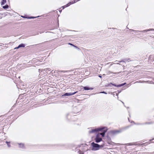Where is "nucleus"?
Instances as JSON below:
<instances>
[{
	"label": "nucleus",
	"mask_w": 154,
	"mask_h": 154,
	"mask_svg": "<svg viewBox=\"0 0 154 154\" xmlns=\"http://www.w3.org/2000/svg\"><path fill=\"white\" fill-rule=\"evenodd\" d=\"M91 130L88 131V132L90 134L94 133L100 131L102 132L100 133V134L102 136V137H104L105 136V133L107 131L108 128L106 127H101L98 128H95V129L91 128Z\"/></svg>",
	"instance_id": "nucleus-1"
},
{
	"label": "nucleus",
	"mask_w": 154,
	"mask_h": 154,
	"mask_svg": "<svg viewBox=\"0 0 154 154\" xmlns=\"http://www.w3.org/2000/svg\"><path fill=\"white\" fill-rule=\"evenodd\" d=\"M91 146H92V150L93 151H96L103 148L104 146V144L99 145L93 142L91 143Z\"/></svg>",
	"instance_id": "nucleus-2"
},
{
	"label": "nucleus",
	"mask_w": 154,
	"mask_h": 154,
	"mask_svg": "<svg viewBox=\"0 0 154 154\" xmlns=\"http://www.w3.org/2000/svg\"><path fill=\"white\" fill-rule=\"evenodd\" d=\"M51 70V69L49 68H47L45 69H39V72L40 73L39 75H40V77H41V75L42 74V73L45 74L44 75H43V76L45 75L46 73H47L48 72H47V71H50Z\"/></svg>",
	"instance_id": "nucleus-3"
},
{
	"label": "nucleus",
	"mask_w": 154,
	"mask_h": 154,
	"mask_svg": "<svg viewBox=\"0 0 154 154\" xmlns=\"http://www.w3.org/2000/svg\"><path fill=\"white\" fill-rule=\"evenodd\" d=\"M101 135L100 133L97 134L95 138V140L96 143H98L101 142L102 140V139L100 137V135Z\"/></svg>",
	"instance_id": "nucleus-4"
},
{
	"label": "nucleus",
	"mask_w": 154,
	"mask_h": 154,
	"mask_svg": "<svg viewBox=\"0 0 154 154\" xmlns=\"http://www.w3.org/2000/svg\"><path fill=\"white\" fill-rule=\"evenodd\" d=\"M151 30H154V29H148L145 30L143 31L135 30L134 31V32H135V33L136 34H139V32H146L148 31H149Z\"/></svg>",
	"instance_id": "nucleus-5"
},
{
	"label": "nucleus",
	"mask_w": 154,
	"mask_h": 154,
	"mask_svg": "<svg viewBox=\"0 0 154 154\" xmlns=\"http://www.w3.org/2000/svg\"><path fill=\"white\" fill-rule=\"evenodd\" d=\"M121 132L120 130H112L108 132V133L109 134L115 135L117 134H119Z\"/></svg>",
	"instance_id": "nucleus-6"
},
{
	"label": "nucleus",
	"mask_w": 154,
	"mask_h": 154,
	"mask_svg": "<svg viewBox=\"0 0 154 154\" xmlns=\"http://www.w3.org/2000/svg\"><path fill=\"white\" fill-rule=\"evenodd\" d=\"M106 139L107 143L108 144L112 145H115V143L111 141V138L108 135L106 136Z\"/></svg>",
	"instance_id": "nucleus-7"
},
{
	"label": "nucleus",
	"mask_w": 154,
	"mask_h": 154,
	"mask_svg": "<svg viewBox=\"0 0 154 154\" xmlns=\"http://www.w3.org/2000/svg\"><path fill=\"white\" fill-rule=\"evenodd\" d=\"M77 91L73 93H65L63 95H62V96H69L73 95L76 94Z\"/></svg>",
	"instance_id": "nucleus-8"
},
{
	"label": "nucleus",
	"mask_w": 154,
	"mask_h": 154,
	"mask_svg": "<svg viewBox=\"0 0 154 154\" xmlns=\"http://www.w3.org/2000/svg\"><path fill=\"white\" fill-rule=\"evenodd\" d=\"M126 83H124L121 84L120 85H116L115 84H113L111 83H110L112 85H113V86H114L115 87H119L122 86L124 85H125L126 84Z\"/></svg>",
	"instance_id": "nucleus-9"
},
{
	"label": "nucleus",
	"mask_w": 154,
	"mask_h": 154,
	"mask_svg": "<svg viewBox=\"0 0 154 154\" xmlns=\"http://www.w3.org/2000/svg\"><path fill=\"white\" fill-rule=\"evenodd\" d=\"M18 144L19 145V147L20 148H21L23 149H24L25 148V146H24V144L23 143H18Z\"/></svg>",
	"instance_id": "nucleus-10"
},
{
	"label": "nucleus",
	"mask_w": 154,
	"mask_h": 154,
	"mask_svg": "<svg viewBox=\"0 0 154 154\" xmlns=\"http://www.w3.org/2000/svg\"><path fill=\"white\" fill-rule=\"evenodd\" d=\"M151 82H150L149 81H137V82H135V83L139 82V83H151Z\"/></svg>",
	"instance_id": "nucleus-11"
},
{
	"label": "nucleus",
	"mask_w": 154,
	"mask_h": 154,
	"mask_svg": "<svg viewBox=\"0 0 154 154\" xmlns=\"http://www.w3.org/2000/svg\"><path fill=\"white\" fill-rule=\"evenodd\" d=\"M83 88L84 90H92L93 89V88H89L87 86H85L83 87Z\"/></svg>",
	"instance_id": "nucleus-12"
},
{
	"label": "nucleus",
	"mask_w": 154,
	"mask_h": 154,
	"mask_svg": "<svg viewBox=\"0 0 154 154\" xmlns=\"http://www.w3.org/2000/svg\"><path fill=\"white\" fill-rule=\"evenodd\" d=\"M25 46V45L23 44H21L18 45V46L15 49H18L20 47H24Z\"/></svg>",
	"instance_id": "nucleus-13"
},
{
	"label": "nucleus",
	"mask_w": 154,
	"mask_h": 154,
	"mask_svg": "<svg viewBox=\"0 0 154 154\" xmlns=\"http://www.w3.org/2000/svg\"><path fill=\"white\" fill-rule=\"evenodd\" d=\"M6 2V0H2L1 2V5H4Z\"/></svg>",
	"instance_id": "nucleus-14"
},
{
	"label": "nucleus",
	"mask_w": 154,
	"mask_h": 154,
	"mask_svg": "<svg viewBox=\"0 0 154 154\" xmlns=\"http://www.w3.org/2000/svg\"><path fill=\"white\" fill-rule=\"evenodd\" d=\"M122 61H119L118 60H116L115 61V63H114L119 64V65H120V64L119 63L122 62Z\"/></svg>",
	"instance_id": "nucleus-15"
},
{
	"label": "nucleus",
	"mask_w": 154,
	"mask_h": 154,
	"mask_svg": "<svg viewBox=\"0 0 154 154\" xmlns=\"http://www.w3.org/2000/svg\"><path fill=\"white\" fill-rule=\"evenodd\" d=\"M127 145L128 146H131L133 145H137V144H135L134 143H130L127 144Z\"/></svg>",
	"instance_id": "nucleus-16"
},
{
	"label": "nucleus",
	"mask_w": 154,
	"mask_h": 154,
	"mask_svg": "<svg viewBox=\"0 0 154 154\" xmlns=\"http://www.w3.org/2000/svg\"><path fill=\"white\" fill-rule=\"evenodd\" d=\"M8 7H9V6H8V5H6L5 6H3L2 7L4 9H7L8 8Z\"/></svg>",
	"instance_id": "nucleus-17"
},
{
	"label": "nucleus",
	"mask_w": 154,
	"mask_h": 154,
	"mask_svg": "<svg viewBox=\"0 0 154 154\" xmlns=\"http://www.w3.org/2000/svg\"><path fill=\"white\" fill-rule=\"evenodd\" d=\"M130 59L129 58H128V59H125L124 60V61H122L123 62H129V61H130Z\"/></svg>",
	"instance_id": "nucleus-18"
},
{
	"label": "nucleus",
	"mask_w": 154,
	"mask_h": 154,
	"mask_svg": "<svg viewBox=\"0 0 154 154\" xmlns=\"http://www.w3.org/2000/svg\"><path fill=\"white\" fill-rule=\"evenodd\" d=\"M151 124V122H145V123H143V125H146V124Z\"/></svg>",
	"instance_id": "nucleus-19"
},
{
	"label": "nucleus",
	"mask_w": 154,
	"mask_h": 154,
	"mask_svg": "<svg viewBox=\"0 0 154 154\" xmlns=\"http://www.w3.org/2000/svg\"><path fill=\"white\" fill-rule=\"evenodd\" d=\"M39 17V16L37 17H29L28 18H29V19H34L35 18H36L37 17Z\"/></svg>",
	"instance_id": "nucleus-20"
},
{
	"label": "nucleus",
	"mask_w": 154,
	"mask_h": 154,
	"mask_svg": "<svg viewBox=\"0 0 154 154\" xmlns=\"http://www.w3.org/2000/svg\"><path fill=\"white\" fill-rule=\"evenodd\" d=\"M6 143H7V145L8 147H10V142L6 141Z\"/></svg>",
	"instance_id": "nucleus-21"
},
{
	"label": "nucleus",
	"mask_w": 154,
	"mask_h": 154,
	"mask_svg": "<svg viewBox=\"0 0 154 154\" xmlns=\"http://www.w3.org/2000/svg\"><path fill=\"white\" fill-rule=\"evenodd\" d=\"M100 93H103V94H107V93L105 91H102V92H101Z\"/></svg>",
	"instance_id": "nucleus-22"
},
{
	"label": "nucleus",
	"mask_w": 154,
	"mask_h": 154,
	"mask_svg": "<svg viewBox=\"0 0 154 154\" xmlns=\"http://www.w3.org/2000/svg\"><path fill=\"white\" fill-rule=\"evenodd\" d=\"M66 5H65L63 6L62 7V8H63V9H64V8H66L67 7H66Z\"/></svg>",
	"instance_id": "nucleus-23"
},
{
	"label": "nucleus",
	"mask_w": 154,
	"mask_h": 154,
	"mask_svg": "<svg viewBox=\"0 0 154 154\" xmlns=\"http://www.w3.org/2000/svg\"><path fill=\"white\" fill-rule=\"evenodd\" d=\"M68 44L69 45H72V46L73 47V46H74V45H73L71 43H68Z\"/></svg>",
	"instance_id": "nucleus-24"
},
{
	"label": "nucleus",
	"mask_w": 154,
	"mask_h": 154,
	"mask_svg": "<svg viewBox=\"0 0 154 154\" xmlns=\"http://www.w3.org/2000/svg\"><path fill=\"white\" fill-rule=\"evenodd\" d=\"M73 47H74L75 48H77L78 49H79V48H78L77 47L75 46V45H74V46H73Z\"/></svg>",
	"instance_id": "nucleus-25"
},
{
	"label": "nucleus",
	"mask_w": 154,
	"mask_h": 154,
	"mask_svg": "<svg viewBox=\"0 0 154 154\" xmlns=\"http://www.w3.org/2000/svg\"><path fill=\"white\" fill-rule=\"evenodd\" d=\"M137 125H143V123H137Z\"/></svg>",
	"instance_id": "nucleus-26"
},
{
	"label": "nucleus",
	"mask_w": 154,
	"mask_h": 154,
	"mask_svg": "<svg viewBox=\"0 0 154 154\" xmlns=\"http://www.w3.org/2000/svg\"><path fill=\"white\" fill-rule=\"evenodd\" d=\"M130 30L131 31V32L134 31V30L133 29H130Z\"/></svg>",
	"instance_id": "nucleus-27"
},
{
	"label": "nucleus",
	"mask_w": 154,
	"mask_h": 154,
	"mask_svg": "<svg viewBox=\"0 0 154 154\" xmlns=\"http://www.w3.org/2000/svg\"><path fill=\"white\" fill-rule=\"evenodd\" d=\"M99 77L100 78H101L102 77V76L100 75H99Z\"/></svg>",
	"instance_id": "nucleus-28"
},
{
	"label": "nucleus",
	"mask_w": 154,
	"mask_h": 154,
	"mask_svg": "<svg viewBox=\"0 0 154 154\" xmlns=\"http://www.w3.org/2000/svg\"><path fill=\"white\" fill-rule=\"evenodd\" d=\"M21 17H23V18H26L25 17H24V16H21Z\"/></svg>",
	"instance_id": "nucleus-29"
},
{
	"label": "nucleus",
	"mask_w": 154,
	"mask_h": 154,
	"mask_svg": "<svg viewBox=\"0 0 154 154\" xmlns=\"http://www.w3.org/2000/svg\"><path fill=\"white\" fill-rule=\"evenodd\" d=\"M118 94H116V96H118Z\"/></svg>",
	"instance_id": "nucleus-30"
},
{
	"label": "nucleus",
	"mask_w": 154,
	"mask_h": 154,
	"mask_svg": "<svg viewBox=\"0 0 154 154\" xmlns=\"http://www.w3.org/2000/svg\"><path fill=\"white\" fill-rule=\"evenodd\" d=\"M120 73V72H118V73Z\"/></svg>",
	"instance_id": "nucleus-31"
},
{
	"label": "nucleus",
	"mask_w": 154,
	"mask_h": 154,
	"mask_svg": "<svg viewBox=\"0 0 154 154\" xmlns=\"http://www.w3.org/2000/svg\"><path fill=\"white\" fill-rule=\"evenodd\" d=\"M116 73H114V74H116Z\"/></svg>",
	"instance_id": "nucleus-32"
},
{
	"label": "nucleus",
	"mask_w": 154,
	"mask_h": 154,
	"mask_svg": "<svg viewBox=\"0 0 154 154\" xmlns=\"http://www.w3.org/2000/svg\"><path fill=\"white\" fill-rule=\"evenodd\" d=\"M152 83L154 84V82H152Z\"/></svg>",
	"instance_id": "nucleus-33"
},
{
	"label": "nucleus",
	"mask_w": 154,
	"mask_h": 154,
	"mask_svg": "<svg viewBox=\"0 0 154 154\" xmlns=\"http://www.w3.org/2000/svg\"><path fill=\"white\" fill-rule=\"evenodd\" d=\"M122 103H123V104H124V103L123 102H122Z\"/></svg>",
	"instance_id": "nucleus-34"
}]
</instances>
